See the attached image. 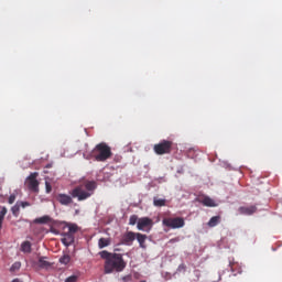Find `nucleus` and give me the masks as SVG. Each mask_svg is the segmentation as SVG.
I'll list each match as a JSON object with an SVG mask.
<instances>
[{"label": "nucleus", "instance_id": "1", "mask_svg": "<svg viewBox=\"0 0 282 282\" xmlns=\"http://www.w3.org/2000/svg\"><path fill=\"white\" fill-rule=\"evenodd\" d=\"M99 257L105 259V274H113V272H123L127 268V261L122 258V253H111L107 250L99 252Z\"/></svg>", "mask_w": 282, "mask_h": 282}, {"label": "nucleus", "instance_id": "2", "mask_svg": "<svg viewBox=\"0 0 282 282\" xmlns=\"http://www.w3.org/2000/svg\"><path fill=\"white\" fill-rule=\"evenodd\" d=\"M96 188H98V183H96V181H85L70 192V196L74 199H77V202H85L86 199H89L91 195H94Z\"/></svg>", "mask_w": 282, "mask_h": 282}, {"label": "nucleus", "instance_id": "3", "mask_svg": "<svg viewBox=\"0 0 282 282\" xmlns=\"http://www.w3.org/2000/svg\"><path fill=\"white\" fill-rule=\"evenodd\" d=\"M113 155L111 147L106 142L98 143L88 154L87 160H95V162H107Z\"/></svg>", "mask_w": 282, "mask_h": 282}, {"label": "nucleus", "instance_id": "4", "mask_svg": "<svg viewBox=\"0 0 282 282\" xmlns=\"http://www.w3.org/2000/svg\"><path fill=\"white\" fill-rule=\"evenodd\" d=\"M173 150V141L162 140L161 142L154 144L153 151L156 155H166Z\"/></svg>", "mask_w": 282, "mask_h": 282}, {"label": "nucleus", "instance_id": "5", "mask_svg": "<svg viewBox=\"0 0 282 282\" xmlns=\"http://www.w3.org/2000/svg\"><path fill=\"white\" fill-rule=\"evenodd\" d=\"M162 224L166 228H172L173 230L184 228V226H186V221L182 217L163 218Z\"/></svg>", "mask_w": 282, "mask_h": 282}, {"label": "nucleus", "instance_id": "6", "mask_svg": "<svg viewBox=\"0 0 282 282\" xmlns=\"http://www.w3.org/2000/svg\"><path fill=\"white\" fill-rule=\"evenodd\" d=\"M138 230H143V232H151L153 229V219L149 217L139 218L137 223Z\"/></svg>", "mask_w": 282, "mask_h": 282}, {"label": "nucleus", "instance_id": "7", "mask_svg": "<svg viewBox=\"0 0 282 282\" xmlns=\"http://www.w3.org/2000/svg\"><path fill=\"white\" fill-rule=\"evenodd\" d=\"M37 177L39 172H33L26 178V186L29 191H32V193H39V181L36 180Z\"/></svg>", "mask_w": 282, "mask_h": 282}, {"label": "nucleus", "instance_id": "8", "mask_svg": "<svg viewBox=\"0 0 282 282\" xmlns=\"http://www.w3.org/2000/svg\"><path fill=\"white\" fill-rule=\"evenodd\" d=\"M135 236H137L135 232L127 231L121 237V243H123V246H131V243L135 241Z\"/></svg>", "mask_w": 282, "mask_h": 282}, {"label": "nucleus", "instance_id": "9", "mask_svg": "<svg viewBox=\"0 0 282 282\" xmlns=\"http://www.w3.org/2000/svg\"><path fill=\"white\" fill-rule=\"evenodd\" d=\"M238 213L240 215H247V216L254 215V213H257V206L254 205H251L249 207L241 206L238 208Z\"/></svg>", "mask_w": 282, "mask_h": 282}, {"label": "nucleus", "instance_id": "10", "mask_svg": "<svg viewBox=\"0 0 282 282\" xmlns=\"http://www.w3.org/2000/svg\"><path fill=\"white\" fill-rule=\"evenodd\" d=\"M57 202H59V204H62V206H69V204H72L73 199H72V196H69L67 194H58Z\"/></svg>", "mask_w": 282, "mask_h": 282}, {"label": "nucleus", "instance_id": "11", "mask_svg": "<svg viewBox=\"0 0 282 282\" xmlns=\"http://www.w3.org/2000/svg\"><path fill=\"white\" fill-rule=\"evenodd\" d=\"M199 203L203 204V206H207L208 208L217 207V203H215V200L208 196L200 198Z\"/></svg>", "mask_w": 282, "mask_h": 282}, {"label": "nucleus", "instance_id": "12", "mask_svg": "<svg viewBox=\"0 0 282 282\" xmlns=\"http://www.w3.org/2000/svg\"><path fill=\"white\" fill-rule=\"evenodd\" d=\"M62 243L66 246V248H69L72 243H74L75 238L74 235L72 234H64L63 238L61 239Z\"/></svg>", "mask_w": 282, "mask_h": 282}, {"label": "nucleus", "instance_id": "13", "mask_svg": "<svg viewBox=\"0 0 282 282\" xmlns=\"http://www.w3.org/2000/svg\"><path fill=\"white\" fill-rule=\"evenodd\" d=\"M135 239H137L140 248L145 250V248H147V239H148L147 235L137 232Z\"/></svg>", "mask_w": 282, "mask_h": 282}, {"label": "nucleus", "instance_id": "14", "mask_svg": "<svg viewBox=\"0 0 282 282\" xmlns=\"http://www.w3.org/2000/svg\"><path fill=\"white\" fill-rule=\"evenodd\" d=\"M221 223V216H214L209 219V221L207 223V226H209V228H215V226H218Z\"/></svg>", "mask_w": 282, "mask_h": 282}, {"label": "nucleus", "instance_id": "15", "mask_svg": "<svg viewBox=\"0 0 282 282\" xmlns=\"http://www.w3.org/2000/svg\"><path fill=\"white\" fill-rule=\"evenodd\" d=\"M21 251L26 254H30V252H32V242H30V241L22 242Z\"/></svg>", "mask_w": 282, "mask_h": 282}, {"label": "nucleus", "instance_id": "16", "mask_svg": "<svg viewBox=\"0 0 282 282\" xmlns=\"http://www.w3.org/2000/svg\"><path fill=\"white\" fill-rule=\"evenodd\" d=\"M47 259L46 257H40L39 261H37V265L40 268H51L52 263H50V261L45 260Z\"/></svg>", "mask_w": 282, "mask_h": 282}, {"label": "nucleus", "instance_id": "17", "mask_svg": "<svg viewBox=\"0 0 282 282\" xmlns=\"http://www.w3.org/2000/svg\"><path fill=\"white\" fill-rule=\"evenodd\" d=\"M107 246H111V239L110 238H100L98 240V247L100 249L107 248Z\"/></svg>", "mask_w": 282, "mask_h": 282}, {"label": "nucleus", "instance_id": "18", "mask_svg": "<svg viewBox=\"0 0 282 282\" xmlns=\"http://www.w3.org/2000/svg\"><path fill=\"white\" fill-rule=\"evenodd\" d=\"M153 206H156V208H162V206H166V199L154 197Z\"/></svg>", "mask_w": 282, "mask_h": 282}, {"label": "nucleus", "instance_id": "19", "mask_svg": "<svg viewBox=\"0 0 282 282\" xmlns=\"http://www.w3.org/2000/svg\"><path fill=\"white\" fill-rule=\"evenodd\" d=\"M6 215H8V208L1 207V210H0V230L3 226V219H6Z\"/></svg>", "mask_w": 282, "mask_h": 282}, {"label": "nucleus", "instance_id": "20", "mask_svg": "<svg viewBox=\"0 0 282 282\" xmlns=\"http://www.w3.org/2000/svg\"><path fill=\"white\" fill-rule=\"evenodd\" d=\"M50 216H42L40 218L34 219V224H48Z\"/></svg>", "mask_w": 282, "mask_h": 282}, {"label": "nucleus", "instance_id": "21", "mask_svg": "<svg viewBox=\"0 0 282 282\" xmlns=\"http://www.w3.org/2000/svg\"><path fill=\"white\" fill-rule=\"evenodd\" d=\"M69 261H72V257H69V254H64L59 258V263H62V265H67Z\"/></svg>", "mask_w": 282, "mask_h": 282}, {"label": "nucleus", "instance_id": "22", "mask_svg": "<svg viewBox=\"0 0 282 282\" xmlns=\"http://www.w3.org/2000/svg\"><path fill=\"white\" fill-rule=\"evenodd\" d=\"M75 232H78V225L76 224H68V235H74Z\"/></svg>", "mask_w": 282, "mask_h": 282}, {"label": "nucleus", "instance_id": "23", "mask_svg": "<svg viewBox=\"0 0 282 282\" xmlns=\"http://www.w3.org/2000/svg\"><path fill=\"white\" fill-rule=\"evenodd\" d=\"M20 210H21V205H19V203H17V204L11 208L12 215H13L14 217H19Z\"/></svg>", "mask_w": 282, "mask_h": 282}, {"label": "nucleus", "instance_id": "24", "mask_svg": "<svg viewBox=\"0 0 282 282\" xmlns=\"http://www.w3.org/2000/svg\"><path fill=\"white\" fill-rule=\"evenodd\" d=\"M19 270H21V262L17 261L11 265L10 272H19Z\"/></svg>", "mask_w": 282, "mask_h": 282}, {"label": "nucleus", "instance_id": "25", "mask_svg": "<svg viewBox=\"0 0 282 282\" xmlns=\"http://www.w3.org/2000/svg\"><path fill=\"white\" fill-rule=\"evenodd\" d=\"M139 220H140V219L138 218L137 215H132V216H130L129 225H130V226H135V224H138Z\"/></svg>", "mask_w": 282, "mask_h": 282}, {"label": "nucleus", "instance_id": "26", "mask_svg": "<svg viewBox=\"0 0 282 282\" xmlns=\"http://www.w3.org/2000/svg\"><path fill=\"white\" fill-rule=\"evenodd\" d=\"M78 281V276L77 275H70L68 276L65 282H76Z\"/></svg>", "mask_w": 282, "mask_h": 282}, {"label": "nucleus", "instance_id": "27", "mask_svg": "<svg viewBox=\"0 0 282 282\" xmlns=\"http://www.w3.org/2000/svg\"><path fill=\"white\" fill-rule=\"evenodd\" d=\"M45 186H46V193H52V185L50 184V182H45Z\"/></svg>", "mask_w": 282, "mask_h": 282}, {"label": "nucleus", "instance_id": "28", "mask_svg": "<svg viewBox=\"0 0 282 282\" xmlns=\"http://www.w3.org/2000/svg\"><path fill=\"white\" fill-rule=\"evenodd\" d=\"M19 206H21L22 208H28V206H30V203H28V202H20Z\"/></svg>", "mask_w": 282, "mask_h": 282}, {"label": "nucleus", "instance_id": "29", "mask_svg": "<svg viewBox=\"0 0 282 282\" xmlns=\"http://www.w3.org/2000/svg\"><path fill=\"white\" fill-rule=\"evenodd\" d=\"M17 200V196L14 194L10 195L9 197V204H12L13 202Z\"/></svg>", "mask_w": 282, "mask_h": 282}, {"label": "nucleus", "instance_id": "30", "mask_svg": "<svg viewBox=\"0 0 282 282\" xmlns=\"http://www.w3.org/2000/svg\"><path fill=\"white\" fill-rule=\"evenodd\" d=\"M115 252H120V249H115Z\"/></svg>", "mask_w": 282, "mask_h": 282}]
</instances>
